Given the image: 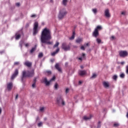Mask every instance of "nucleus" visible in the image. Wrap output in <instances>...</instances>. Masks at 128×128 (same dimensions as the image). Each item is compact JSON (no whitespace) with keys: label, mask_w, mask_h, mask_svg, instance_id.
<instances>
[{"label":"nucleus","mask_w":128,"mask_h":128,"mask_svg":"<svg viewBox=\"0 0 128 128\" xmlns=\"http://www.w3.org/2000/svg\"><path fill=\"white\" fill-rule=\"evenodd\" d=\"M52 40V33L50 30L45 28L42 31L40 36V41L42 44H46L49 46L52 44V42L50 41Z\"/></svg>","instance_id":"nucleus-1"},{"label":"nucleus","mask_w":128,"mask_h":128,"mask_svg":"<svg viewBox=\"0 0 128 128\" xmlns=\"http://www.w3.org/2000/svg\"><path fill=\"white\" fill-rule=\"evenodd\" d=\"M34 75V70H28L27 72L24 70L22 72V76H21V81L22 84H24L26 82V78H32Z\"/></svg>","instance_id":"nucleus-2"},{"label":"nucleus","mask_w":128,"mask_h":128,"mask_svg":"<svg viewBox=\"0 0 128 128\" xmlns=\"http://www.w3.org/2000/svg\"><path fill=\"white\" fill-rule=\"evenodd\" d=\"M56 76L54 75L49 80H48V78H46V77H45L44 78L42 79L41 82L42 84H44L46 86H50V83L56 80Z\"/></svg>","instance_id":"nucleus-3"},{"label":"nucleus","mask_w":128,"mask_h":128,"mask_svg":"<svg viewBox=\"0 0 128 128\" xmlns=\"http://www.w3.org/2000/svg\"><path fill=\"white\" fill-rule=\"evenodd\" d=\"M56 104L58 106H66V102L64 100V97L62 95L58 96L56 99Z\"/></svg>","instance_id":"nucleus-4"},{"label":"nucleus","mask_w":128,"mask_h":128,"mask_svg":"<svg viewBox=\"0 0 128 128\" xmlns=\"http://www.w3.org/2000/svg\"><path fill=\"white\" fill-rule=\"evenodd\" d=\"M22 30L23 28H22L15 34L14 38L16 40H18L22 38V36H24V30Z\"/></svg>","instance_id":"nucleus-5"},{"label":"nucleus","mask_w":128,"mask_h":128,"mask_svg":"<svg viewBox=\"0 0 128 128\" xmlns=\"http://www.w3.org/2000/svg\"><path fill=\"white\" fill-rule=\"evenodd\" d=\"M38 32V22H36L33 28V36H36Z\"/></svg>","instance_id":"nucleus-6"},{"label":"nucleus","mask_w":128,"mask_h":128,"mask_svg":"<svg viewBox=\"0 0 128 128\" xmlns=\"http://www.w3.org/2000/svg\"><path fill=\"white\" fill-rule=\"evenodd\" d=\"M68 14L67 12H64L63 10H60L59 12V13L58 14V18H59V20H62L64 17V16H66V14Z\"/></svg>","instance_id":"nucleus-7"},{"label":"nucleus","mask_w":128,"mask_h":128,"mask_svg":"<svg viewBox=\"0 0 128 128\" xmlns=\"http://www.w3.org/2000/svg\"><path fill=\"white\" fill-rule=\"evenodd\" d=\"M61 48L64 52H68V50H70V46L68 45L66 46V43L64 42L62 44Z\"/></svg>","instance_id":"nucleus-8"},{"label":"nucleus","mask_w":128,"mask_h":128,"mask_svg":"<svg viewBox=\"0 0 128 128\" xmlns=\"http://www.w3.org/2000/svg\"><path fill=\"white\" fill-rule=\"evenodd\" d=\"M119 56L120 58H126L128 56V52L126 50H121L119 52Z\"/></svg>","instance_id":"nucleus-9"},{"label":"nucleus","mask_w":128,"mask_h":128,"mask_svg":"<svg viewBox=\"0 0 128 128\" xmlns=\"http://www.w3.org/2000/svg\"><path fill=\"white\" fill-rule=\"evenodd\" d=\"M18 76V69L16 68L11 76V80H14V78H16Z\"/></svg>","instance_id":"nucleus-10"},{"label":"nucleus","mask_w":128,"mask_h":128,"mask_svg":"<svg viewBox=\"0 0 128 128\" xmlns=\"http://www.w3.org/2000/svg\"><path fill=\"white\" fill-rule=\"evenodd\" d=\"M54 66H55V68H56V70H58V72H59L62 74V68H60V64L56 63L55 64Z\"/></svg>","instance_id":"nucleus-11"},{"label":"nucleus","mask_w":128,"mask_h":128,"mask_svg":"<svg viewBox=\"0 0 128 128\" xmlns=\"http://www.w3.org/2000/svg\"><path fill=\"white\" fill-rule=\"evenodd\" d=\"M78 74L80 76H84L86 74V70H80L78 72Z\"/></svg>","instance_id":"nucleus-12"},{"label":"nucleus","mask_w":128,"mask_h":128,"mask_svg":"<svg viewBox=\"0 0 128 128\" xmlns=\"http://www.w3.org/2000/svg\"><path fill=\"white\" fill-rule=\"evenodd\" d=\"M92 36L94 38H98L100 36V32L98 30H94L92 32Z\"/></svg>","instance_id":"nucleus-13"},{"label":"nucleus","mask_w":128,"mask_h":128,"mask_svg":"<svg viewBox=\"0 0 128 128\" xmlns=\"http://www.w3.org/2000/svg\"><path fill=\"white\" fill-rule=\"evenodd\" d=\"M104 16L106 18H110V10H108V8H107L105 10Z\"/></svg>","instance_id":"nucleus-14"},{"label":"nucleus","mask_w":128,"mask_h":128,"mask_svg":"<svg viewBox=\"0 0 128 128\" xmlns=\"http://www.w3.org/2000/svg\"><path fill=\"white\" fill-rule=\"evenodd\" d=\"M92 114H90V116L88 117L86 116H84L83 118H82V120H85L86 122H88V120H92Z\"/></svg>","instance_id":"nucleus-15"},{"label":"nucleus","mask_w":128,"mask_h":128,"mask_svg":"<svg viewBox=\"0 0 128 128\" xmlns=\"http://www.w3.org/2000/svg\"><path fill=\"white\" fill-rule=\"evenodd\" d=\"M66 68L69 70V74H72L74 73V69L72 68V66H69Z\"/></svg>","instance_id":"nucleus-16"},{"label":"nucleus","mask_w":128,"mask_h":128,"mask_svg":"<svg viewBox=\"0 0 128 128\" xmlns=\"http://www.w3.org/2000/svg\"><path fill=\"white\" fill-rule=\"evenodd\" d=\"M14 86L12 85V82H9L7 85L8 90H12Z\"/></svg>","instance_id":"nucleus-17"},{"label":"nucleus","mask_w":128,"mask_h":128,"mask_svg":"<svg viewBox=\"0 0 128 128\" xmlns=\"http://www.w3.org/2000/svg\"><path fill=\"white\" fill-rule=\"evenodd\" d=\"M102 85L104 88H110V83L108 82H103Z\"/></svg>","instance_id":"nucleus-18"},{"label":"nucleus","mask_w":128,"mask_h":128,"mask_svg":"<svg viewBox=\"0 0 128 128\" xmlns=\"http://www.w3.org/2000/svg\"><path fill=\"white\" fill-rule=\"evenodd\" d=\"M59 52H60V48H58L54 52H53L51 54V56H56V54H58Z\"/></svg>","instance_id":"nucleus-19"},{"label":"nucleus","mask_w":128,"mask_h":128,"mask_svg":"<svg viewBox=\"0 0 128 128\" xmlns=\"http://www.w3.org/2000/svg\"><path fill=\"white\" fill-rule=\"evenodd\" d=\"M36 50V44L34 45V46L32 47L30 50V54H34V51Z\"/></svg>","instance_id":"nucleus-20"},{"label":"nucleus","mask_w":128,"mask_h":128,"mask_svg":"<svg viewBox=\"0 0 128 128\" xmlns=\"http://www.w3.org/2000/svg\"><path fill=\"white\" fill-rule=\"evenodd\" d=\"M24 64L26 66H28V68H31L32 65V62L28 61L25 62Z\"/></svg>","instance_id":"nucleus-21"},{"label":"nucleus","mask_w":128,"mask_h":128,"mask_svg":"<svg viewBox=\"0 0 128 128\" xmlns=\"http://www.w3.org/2000/svg\"><path fill=\"white\" fill-rule=\"evenodd\" d=\"M76 37V32L75 31H73L72 34V36L69 38L70 40H74V38Z\"/></svg>","instance_id":"nucleus-22"},{"label":"nucleus","mask_w":128,"mask_h":128,"mask_svg":"<svg viewBox=\"0 0 128 128\" xmlns=\"http://www.w3.org/2000/svg\"><path fill=\"white\" fill-rule=\"evenodd\" d=\"M82 38H78L76 42V44H80V42H82Z\"/></svg>","instance_id":"nucleus-23"},{"label":"nucleus","mask_w":128,"mask_h":128,"mask_svg":"<svg viewBox=\"0 0 128 128\" xmlns=\"http://www.w3.org/2000/svg\"><path fill=\"white\" fill-rule=\"evenodd\" d=\"M24 44V40H22L20 41L19 42V46H20V48H22V44Z\"/></svg>","instance_id":"nucleus-24"},{"label":"nucleus","mask_w":128,"mask_h":128,"mask_svg":"<svg viewBox=\"0 0 128 128\" xmlns=\"http://www.w3.org/2000/svg\"><path fill=\"white\" fill-rule=\"evenodd\" d=\"M95 30H98V32L99 30H102V26H98L94 29Z\"/></svg>","instance_id":"nucleus-25"},{"label":"nucleus","mask_w":128,"mask_h":128,"mask_svg":"<svg viewBox=\"0 0 128 128\" xmlns=\"http://www.w3.org/2000/svg\"><path fill=\"white\" fill-rule=\"evenodd\" d=\"M58 82H56L54 85V90H58Z\"/></svg>","instance_id":"nucleus-26"},{"label":"nucleus","mask_w":128,"mask_h":128,"mask_svg":"<svg viewBox=\"0 0 128 128\" xmlns=\"http://www.w3.org/2000/svg\"><path fill=\"white\" fill-rule=\"evenodd\" d=\"M68 0H62V4L63 6H65L68 4Z\"/></svg>","instance_id":"nucleus-27"},{"label":"nucleus","mask_w":128,"mask_h":128,"mask_svg":"<svg viewBox=\"0 0 128 128\" xmlns=\"http://www.w3.org/2000/svg\"><path fill=\"white\" fill-rule=\"evenodd\" d=\"M118 75L115 74L112 76V80H114L116 81L118 80Z\"/></svg>","instance_id":"nucleus-28"},{"label":"nucleus","mask_w":128,"mask_h":128,"mask_svg":"<svg viewBox=\"0 0 128 128\" xmlns=\"http://www.w3.org/2000/svg\"><path fill=\"white\" fill-rule=\"evenodd\" d=\"M98 76V74L96 73H94L92 75V76L90 78V79L92 78H96Z\"/></svg>","instance_id":"nucleus-29"},{"label":"nucleus","mask_w":128,"mask_h":128,"mask_svg":"<svg viewBox=\"0 0 128 128\" xmlns=\"http://www.w3.org/2000/svg\"><path fill=\"white\" fill-rule=\"evenodd\" d=\"M58 46H60V42H56V44H54L53 48H58Z\"/></svg>","instance_id":"nucleus-30"},{"label":"nucleus","mask_w":128,"mask_h":128,"mask_svg":"<svg viewBox=\"0 0 128 128\" xmlns=\"http://www.w3.org/2000/svg\"><path fill=\"white\" fill-rule=\"evenodd\" d=\"M120 126V124L118 123H114L113 124V128H118Z\"/></svg>","instance_id":"nucleus-31"},{"label":"nucleus","mask_w":128,"mask_h":128,"mask_svg":"<svg viewBox=\"0 0 128 128\" xmlns=\"http://www.w3.org/2000/svg\"><path fill=\"white\" fill-rule=\"evenodd\" d=\"M92 12H93L94 14H98V9L95 8H93L92 9Z\"/></svg>","instance_id":"nucleus-32"},{"label":"nucleus","mask_w":128,"mask_h":128,"mask_svg":"<svg viewBox=\"0 0 128 128\" xmlns=\"http://www.w3.org/2000/svg\"><path fill=\"white\" fill-rule=\"evenodd\" d=\"M102 124V122L98 121L96 128H101L102 124Z\"/></svg>","instance_id":"nucleus-33"},{"label":"nucleus","mask_w":128,"mask_h":128,"mask_svg":"<svg viewBox=\"0 0 128 128\" xmlns=\"http://www.w3.org/2000/svg\"><path fill=\"white\" fill-rule=\"evenodd\" d=\"M120 76L121 78H124L126 74H124V73H122L121 74H120Z\"/></svg>","instance_id":"nucleus-34"},{"label":"nucleus","mask_w":128,"mask_h":128,"mask_svg":"<svg viewBox=\"0 0 128 128\" xmlns=\"http://www.w3.org/2000/svg\"><path fill=\"white\" fill-rule=\"evenodd\" d=\"M96 41L98 44H102V40H100V38H97Z\"/></svg>","instance_id":"nucleus-35"},{"label":"nucleus","mask_w":128,"mask_h":128,"mask_svg":"<svg viewBox=\"0 0 128 128\" xmlns=\"http://www.w3.org/2000/svg\"><path fill=\"white\" fill-rule=\"evenodd\" d=\"M42 56H44V53H42V52L39 53V54L38 55V58H42Z\"/></svg>","instance_id":"nucleus-36"},{"label":"nucleus","mask_w":128,"mask_h":128,"mask_svg":"<svg viewBox=\"0 0 128 128\" xmlns=\"http://www.w3.org/2000/svg\"><path fill=\"white\" fill-rule=\"evenodd\" d=\"M40 110L41 112H44V107H41L40 108Z\"/></svg>","instance_id":"nucleus-37"},{"label":"nucleus","mask_w":128,"mask_h":128,"mask_svg":"<svg viewBox=\"0 0 128 128\" xmlns=\"http://www.w3.org/2000/svg\"><path fill=\"white\" fill-rule=\"evenodd\" d=\"M80 50H86V46H82L80 48Z\"/></svg>","instance_id":"nucleus-38"},{"label":"nucleus","mask_w":128,"mask_h":128,"mask_svg":"<svg viewBox=\"0 0 128 128\" xmlns=\"http://www.w3.org/2000/svg\"><path fill=\"white\" fill-rule=\"evenodd\" d=\"M65 92L66 94H68V92H70V88H66Z\"/></svg>","instance_id":"nucleus-39"},{"label":"nucleus","mask_w":128,"mask_h":128,"mask_svg":"<svg viewBox=\"0 0 128 128\" xmlns=\"http://www.w3.org/2000/svg\"><path fill=\"white\" fill-rule=\"evenodd\" d=\"M46 74H48V76H50L52 74V71L50 70H47L46 71Z\"/></svg>","instance_id":"nucleus-40"},{"label":"nucleus","mask_w":128,"mask_h":128,"mask_svg":"<svg viewBox=\"0 0 128 128\" xmlns=\"http://www.w3.org/2000/svg\"><path fill=\"white\" fill-rule=\"evenodd\" d=\"M38 126L39 128H40V126H42V122H40L38 123Z\"/></svg>","instance_id":"nucleus-41"},{"label":"nucleus","mask_w":128,"mask_h":128,"mask_svg":"<svg viewBox=\"0 0 128 128\" xmlns=\"http://www.w3.org/2000/svg\"><path fill=\"white\" fill-rule=\"evenodd\" d=\"M70 66H68V62H66L65 63V67L67 68L68 67Z\"/></svg>","instance_id":"nucleus-42"},{"label":"nucleus","mask_w":128,"mask_h":128,"mask_svg":"<svg viewBox=\"0 0 128 128\" xmlns=\"http://www.w3.org/2000/svg\"><path fill=\"white\" fill-rule=\"evenodd\" d=\"M32 88H36V83H33L32 84Z\"/></svg>","instance_id":"nucleus-43"},{"label":"nucleus","mask_w":128,"mask_h":128,"mask_svg":"<svg viewBox=\"0 0 128 128\" xmlns=\"http://www.w3.org/2000/svg\"><path fill=\"white\" fill-rule=\"evenodd\" d=\"M82 57L83 58H84V60H86V54L84 53H82Z\"/></svg>","instance_id":"nucleus-44"},{"label":"nucleus","mask_w":128,"mask_h":128,"mask_svg":"<svg viewBox=\"0 0 128 128\" xmlns=\"http://www.w3.org/2000/svg\"><path fill=\"white\" fill-rule=\"evenodd\" d=\"M28 26H30V24L26 23V26H25L26 28H28Z\"/></svg>","instance_id":"nucleus-45"},{"label":"nucleus","mask_w":128,"mask_h":128,"mask_svg":"<svg viewBox=\"0 0 128 128\" xmlns=\"http://www.w3.org/2000/svg\"><path fill=\"white\" fill-rule=\"evenodd\" d=\"M20 64V62H16L14 63V66H18Z\"/></svg>","instance_id":"nucleus-46"},{"label":"nucleus","mask_w":128,"mask_h":128,"mask_svg":"<svg viewBox=\"0 0 128 128\" xmlns=\"http://www.w3.org/2000/svg\"><path fill=\"white\" fill-rule=\"evenodd\" d=\"M34 84H36V78H34V80H33Z\"/></svg>","instance_id":"nucleus-47"},{"label":"nucleus","mask_w":128,"mask_h":128,"mask_svg":"<svg viewBox=\"0 0 128 128\" xmlns=\"http://www.w3.org/2000/svg\"><path fill=\"white\" fill-rule=\"evenodd\" d=\"M126 74H128V66H126Z\"/></svg>","instance_id":"nucleus-48"},{"label":"nucleus","mask_w":128,"mask_h":128,"mask_svg":"<svg viewBox=\"0 0 128 128\" xmlns=\"http://www.w3.org/2000/svg\"><path fill=\"white\" fill-rule=\"evenodd\" d=\"M16 6L19 7L20 6V2H17V3H16Z\"/></svg>","instance_id":"nucleus-49"},{"label":"nucleus","mask_w":128,"mask_h":128,"mask_svg":"<svg viewBox=\"0 0 128 128\" xmlns=\"http://www.w3.org/2000/svg\"><path fill=\"white\" fill-rule=\"evenodd\" d=\"M82 57L80 56L78 58V60H80V62H82Z\"/></svg>","instance_id":"nucleus-50"},{"label":"nucleus","mask_w":128,"mask_h":128,"mask_svg":"<svg viewBox=\"0 0 128 128\" xmlns=\"http://www.w3.org/2000/svg\"><path fill=\"white\" fill-rule=\"evenodd\" d=\"M30 16H31V18H36V14H33Z\"/></svg>","instance_id":"nucleus-51"},{"label":"nucleus","mask_w":128,"mask_h":128,"mask_svg":"<svg viewBox=\"0 0 128 128\" xmlns=\"http://www.w3.org/2000/svg\"><path fill=\"white\" fill-rule=\"evenodd\" d=\"M82 84V80H79V81H78V84L79 85H80V84Z\"/></svg>","instance_id":"nucleus-52"},{"label":"nucleus","mask_w":128,"mask_h":128,"mask_svg":"<svg viewBox=\"0 0 128 128\" xmlns=\"http://www.w3.org/2000/svg\"><path fill=\"white\" fill-rule=\"evenodd\" d=\"M121 14L122 16H126V12H122L121 13Z\"/></svg>","instance_id":"nucleus-53"},{"label":"nucleus","mask_w":128,"mask_h":128,"mask_svg":"<svg viewBox=\"0 0 128 128\" xmlns=\"http://www.w3.org/2000/svg\"><path fill=\"white\" fill-rule=\"evenodd\" d=\"M76 26H74V29L72 30V32H76Z\"/></svg>","instance_id":"nucleus-54"},{"label":"nucleus","mask_w":128,"mask_h":128,"mask_svg":"<svg viewBox=\"0 0 128 128\" xmlns=\"http://www.w3.org/2000/svg\"><path fill=\"white\" fill-rule=\"evenodd\" d=\"M16 100H18V94H16L15 97Z\"/></svg>","instance_id":"nucleus-55"},{"label":"nucleus","mask_w":128,"mask_h":128,"mask_svg":"<svg viewBox=\"0 0 128 128\" xmlns=\"http://www.w3.org/2000/svg\"><path fill=\"white\" fill-rule=\"evenodd\" d=\"M0 54H4V50H3L2 51H0Z\"/></svg>","instance_id":"nucleus-56"},{"label":"nucleus","mask_w":128,"mask_h":128,"mask_svg":"<svg viewBox=\"0 0 128 128\" xmlns=\"http://www.w3.org/2000/svg\"><path fill=\"white\" fill-rule=\"evenodd\" d=\"M38 120H40V117L39 116H37V118H36V122H38Z\"/></svg>","instance_id":"nucleus-57"},{"label":"nucleus","mask_w":128,"mask_h":128,"mask_svg":"<svg viewBox=\"0 0 128 128\" xmlns=\"http://www.w3.org/2000/svg\"><path fill=\"white\" fill-rule=\"evenodd\" d=\"M28 46H30L28 43H27V44H25V46H26V48H28Z\"/></svg>","instance_id":"nucleus-58"},{"label":"nucleus","mask_w":128,"mask_h":128,"mask_svg":"<svg viewBox=\"0 0 128 128\" xmlns=\"http://www.w3.org/2000/svg\"><path fill=\"white\" fill-rule=\"evenodd\" d=\"M86 46H90V43H86Z\"/></svg>","instance_id":"nucleus-59"},{"label":"nucleus","mask_w":128,"mask_h":128,"mask_svg":"<svg viewBox=\"0 0 128 128\" xmlns=\"http://www.w3.org/2000/svg\"><path fill=\"white\" fill-rule=\"evenodd\" d=\"M46 120H48V118L46 117L44 118V122H46Z\"/></svg>","instance_id":"nucleus-60"},{"label":"nucleus","mask_w":128,"mask_h":128,"mask_svg":"<svg viewBox=\"0 0 128 128\" xmlns=\"http://www.w3.org/2000/svg\"><path fill=\"white\" fill-rule=\"evenodd\" d=\"M50 62H54V59H51Z\"/></svg>","instance_id":"nucleus-61"},{"label":"nucleus","mask_w":128,"mask_h":128,"mask_svg":"<svg viewBox=\"0 0 128 128\" xmlns=\"http://www.w3.org/2000/svg\"><path fill=\"white\" fill-rule=\"evenodd\" d=\"M14 36H12L10 40H14Z\"/></svg>","instance_id":"nucleus-62"},{"label":"nucleus","mask_w":128,"mask_h":128,"mask_svg":"<svg viewBox=\"0 0 128 128\" xmlns=\"http://www.w3.org/2000/svg\"><path fill=\"white\" fill-rule=\"evenodd\" d=\"M121 64L124 65V62H120Z\"/></svg>","instance_id":"nucleus-63"},{"label":"nucleus","mask_w":128,"mask_h":128,"mask_svg":"<svg viewBox=\"0 0 128 128\" xmlns=\"http://www.w3.org/2000/svg\"><path fill=\"white\" fill-rule=\"evenodd\" d=\"M50 2H51L52 4H53L54 0H50Z\"/></svg>","instance_id":"nucleus-64"}]
</instances>
